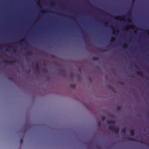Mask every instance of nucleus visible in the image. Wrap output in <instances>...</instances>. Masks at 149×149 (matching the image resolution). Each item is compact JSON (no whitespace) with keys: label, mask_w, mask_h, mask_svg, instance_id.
Listing matches in <instances>:
<instances>
[{"label":"nucleus","mask_w":149,"mask_h":149,"mask_svg":"<svg viewBox=\"0 0 149 149\" xmlns=\"http://www.w3.org/2000/svg\"><path fill=\"white\" fill-rule=\"evenodd\" d=\"M108 129L113 131L116 134H118L119 132V128L118 127H115L114 125L109 126L108 127Z\"/></svg>","instance_id":"obj_1"},{"label":"nucleus","mask_w":149,"mask_h":149,"mask_svg":"<svg viewBox=\"0 0 149 149\" xmlns=\"http://www.w3.org/2000/svg\"><path fill=\"white\" fill-rule=\"evenodd\" d=\"M127 139L129 141H137V140L132 138H127ZM138 141L141 143H143V142L141 140H139Z\"/></svg>","instance_id":"obj_2"},{"label":"nucleus","mask_w":149,"mask_h":149,"mask_svg":"<svg viewBox=\"0 0 149 149\" xmlns=\"http://www.w3.org/2000/svg\"><path fill=\"white\" fill-rule=\"evenodd\" d=\"M134 27V26L132 25L127 24L125 26V29H127L128 28H131Z\"/></svg>","instance_id":"obj_3"},{"label":"nucleus","mask_w":149,"mask_h":149,"mask_svg":"<svg viewBox=\"0 0 149 149\" xmlns=\"http://www.w3.org/2000/svg\"><path fill=\"white\" fill-rule=\"evenodd\" d=\"M115 121L112 120H110L107 121V124H114L115 123Z\"/></svg>","instance_id":"obj_4"},{"label":"nucleus","mask_w":149,"mask_h":149,"mask_svg":"<svg viewBox=\"0 0 149 149\" xmlns=\"http://www.w3.org/2000/svg\"><path fill=\"white\" fill-rule=\"evenodd\" d=\"M136 74L138 75H139L141 77H143V74L142 73V72H139V71H137L136 72Z\"/></svg>","instance_id":"obj_5"},{"label":"nucleus","mask_w":149,"mask_h":149,"mask_svg":"<svg viewBox=\"0 0 149 149\" xmlns=\"http://www.w3.org/2000/svg\"><path fill=\"white\" fill-rule=\"evenodd\" d=\"M25 54L26 55L29 56H31L32 54V53L30 52H26Z\"/></svg>","instance_id":"obj_6"},{"label":"nucleus","mask_w":149,"mask_h":149,"mask_svg":"<svg viewBox=\"0 0 149 149\" xmlns=\"http://www.w3.org/2000/svg\"><path fill=\"white\" fill-rule=\"evenodd\" d=\"M15 62H17V63H18V61H10L9 63H8L10 64V65H12L13 64V63H15Z\"/></svg>","instance_id":"obj_7"},{"label":"nucleus","mask_w":149,"mask_h":149,"mask_svg":"<svg viewBox=\"0 0 149 149\" xmlns=\"http://www.w3.org/2000/svg\"><path fill=\"white\" fill-rule=\"evenodd\" d=\"M130 133L131 136H133L134 135V131L132 130H130Z\"/></svg>","instance_id":"obj_8"},{"label":"nucleus","mask_w":149,"mask_h":149,"mask_svg":"<svg viewBox=\"0 0 149 149\" xmlns=\"http://www.w3.org/2000/svg\"><path fill=\"white\" fill-rule=\"evenodd\" d=\"M122 133L125 134L126 133V130L125 128L122 129L121 130Z\"/></svg>","instance_id":"obj_9"},{"label":"nucleus","mask_w":149,"mask_h":149,"mask_svg":"<svg viewBox=\"0 0 149 149\" xmlns=\"http://www.w3.org/2000/svg\"><path fill=\"white\" fill-rule=\"evenodd\" d=\"M36 70H39V65L38 63H36Z\"/></svg>","instance_id":"obj_10"},{"label":"nucleus","mask_w":149,"mask_h":149,"mask_svg":"<svg viewBox=\"0 0 149 149\" xmlns=\"http://www.w3.org/2000/svg\"><path fill=\"white\" fill-rule=\"evenodd\" d=\"M92 59L93 60L95 61L97 60L98 59V58L97 57L94 56L92 58Z\"/></svg>","instance_id":"obj_11"},{"label":"nucleus","mask_w":149,"mask_h":149,"mask_svg":"<svg viewBox=\"0 0 149 149\" xmlns=\"http://www.w3.org/2000/svg\"><path fill=\"white\" fill-rule=\"evenodd\" d=\"M42 72L44 73H47V70L46 69H45L42 70Z\"/></svg>","instance_id":"obj_12"},{"label":"nucleus","mask_w":149,"mask_h":149,"mask_svg":"<svg viewBox=\"0 0 149 149\" xmlns=\"http://www.w3.org/2000/svg\"><path fill=\"white\" fill-rule=\"evenodd\" d=\"M127 20L128 21V22H131V19L129 18H127Z\"/></svg>","instance_id":"obj_13"},{"label":"nucleus","mask_w":149,"mask_h":149,"mask_svg":"<svg viewBox=\"0 0 149 149\" xmlns=\"http://www.w3.org/2000/svg\"><path fill=\"white\" fill-rule=\"evenodd\" d=\"M112 17H114V18L115 19H119V17L118 16H111Z\"/></svg>","instance_id":"obj_14"},{"label":"nucleus","mask_w":149,"mask_h":149,"mask_svg":"<svg viewBox=\"0 0 149 149\" xmlns=\"http://www.w3.org/2000/svg\"><path fill=\"white\" fill-rule=\"evenodd\" d=\"M101 118L102 120H105V117L104 116H101Z\"/></svg>","instance_id":"obj_15"},{"label":"nucleus","mask_w":149,"mask_h":149,"mask_svg":"<svg viewBox=\"0 0 149 149\" xmlns=\"http://www.w3.org/2000/svg\"><path fill=\"white\" fill-rule=\"evenodd\" d=\"M3 62L5 63V64H8V61L7 60H6L5 61H3Z\"/></svg>","instance_id":"obj_16"},{"label":"nucleus","mask_w":149,"mask_h":149,"mask_svg":"<svg viewBox=\"0 0 149 149\" xmlns=\"http://www.w3.org/2000/svg\"><path fill=\"white\" fill-rule=\"evenodd\" d=\"M126 45V43H124L123 45L122 46V47L123 48H125Z\"/></svg>","instance_id":"obj_17"},{"label":"nucleus","mask_w":149,"mask_h":149,"mask_svg":"<svg viewBox=\"0 0 149 149\" xmlns=\"http://www.w3.org/2000/svg\"><path fill=\"white\" fill-rule=\"evenodd\" d=\"M115 40L113 38H112L111 40V42H113Z\"/></svg>","instance_id":"obj_18"},{"label":"nucleus","mask_w":149,"mask_h":149,"mask_svg":"<svg viewBox=\"0 0 149 149\" xmlns=\"http://www.w3.org/2000/svg\"><path fill=\"white\" fill-rule=\"evenodd\" d=\"M70 86L72 87H74L75 86V85L74 84H71Z\"/></svg>","instance_id":"obj_19"},{"label":"nucleus","mask_w":149,"mask_h":149,"mask_svg":"<svg viewBox=\"0 0 149 149\" xmlns=\"http://www.w3.org/2000/svg\"><path fill=\"white\" fill-rule=\"evenodd\" d=\"M121 17H122V20H123V19H125V16H121Z\"/></svg>","instance_id":"obj_20"},{"label":"nucleus","mask_w":149,"mask_h":149,"mask_svg":"<svg viewBox=\"0 0 149 149\" xmlns=\"http://www.w3.org/2000/svg\"><path fill=\"white\" fill-rule=\"evenodd\" d=\"M20 142L21 144H22L23 142V139H20Z\"/></svg>","instance_id":"obj_21"},{"label":"nucleus","mask_w":149,"mask_h":149,"mask_svg":"<svg viewBox=\"0 0 149 149\" xmlns=\"http://www.w3.org/2000/svg\"><path fill=\"white\" fill-rule=\"evenodd\" d=\"M55 4V3L54 2H52L51 3H50V4L52 5V6H54V5Z\"/></svg>","instance_id":"obj_22"},{"label":"nucleus","mask_w":149,"mask_h":149,"mask_svg":"<svg viewBox=\"0 0 149 149\" xmlns=\"http://www.w3.org/2000/svg\"><path fill=\"white\" fill-rule=\"evenodd\" d=\"M98 125L99 126H100L101 125V123L100 122H98L97 123Z\"/></svg>","instance_id":"obj_23"},{"label":"nucleus","mask_w":149,"mask_h":149,"mask_svg":"<svg viewBox=\"0 0 149 149\" xmlns=\"http://www.w3.org/2000/svg\"><path fill=\"white\" fill-rule=\"evenodd\" d=\"M104 25L105 26H107L108 25V23L106 22L104 23Z\"/></svg>","instance_id":"obj_24"},{"label":"nucleus","mask_w":149,"mask_h":149,"mask_svg":"<svg viewBox=\"0 0 149 149\" xmlns=\"http://www.w3.org/2000/svg\"><path fill=\"white\" fill-rule=\"evenodd\" d=\"M146 31L147 33V34L149 35V30H146Z\"/></svg>","instance_id":"obj_25"},{"label":"nucleus","mask_w":149,"mask_h":149,"mask_svg":"<svg viewBox=\"0 0 149 149\" xmlns=\"http://www.w3.org/2000/svg\"><path fill=\"white\" fill-rule=\"evenodd\" d=\"M98 10H100V11H102V12H104L105 13H106V14H108V15H109V14H108V13H106V12H105L104 11H103L102 10H100L99 9H98Z\"/></svg>","instance_id":"obj_26"},{"label":"nucleus","mask_w":149,"mask_h":149,"mask_svg":"<svg viewBox=\"0 0 149 149\" xmlns=\"http://www.w3.org/2000/svg\"><path fill=\"white\" fill-rule=\"evenodd\" d=\"M62 74L63 75H64L65 74V72H64V71H63V70L62 71Z\"/></svg>","instance_id":"obj_27"},{"label":"nucleus","mask_w":149,"mask_h":149,"mask_svg":"<svg viewBox=\"0 0 149 149\" xmlns=\"http://www.w3.org/2000/svg\"><path fill=\"white\" fill-rule=\"evenodd\" d=\"M37 71V72L39 74L40 73V72H39V70H36Z\"/></svg>","instance_id":"obj_28"},{"label":"nucleus","mask_w":149,"mask_h":149,"mask_svg":"<svg viewBox=\"0 0 149 149\" xmlns=\"http://www.w3.org/2000/svg\"><path fill=\"white\" fill-rule=\"evenodd\" d=\"M117 109L118 110H119L120 109V107H117Z\"/></svg>","instance_id":"obj_29"},{"label":"nucleus","mask_w":149,"mask_h":149,"mask_svg":"<svg viewBox=\"0 0 149 149\" xmlns=\"http://www.w3.org/2000/svg\"><path fill=\"white\" fill-rule=\"evenodd\" d=\"M114 33V30H113V32H112V33H113V34Z\"/></svg>","instance_id":"obj_30"},{"label":"nucleus","mask_w":149,"mask_h":149,"mask_svg":"<svg viewBox=\"0 0 149 149\" xmlns=\"http://www.w3.org/2000/svg\"><path fill=\"white\" fill-rule=\"evenodd\" d=\"M70 76L71 77H72V76H73V74H70Z\"/></svg>","instance_id":"obj_31"},{"label":"nucleus","mask_w":149,"mask_h":149,"mask_svg":"<svg viewBox=\"0 0 149 149\" xmlns=\"http://www.w3.org/2000/svg\"><path fill=\"white\" fill-rule=\"evenodd\" d=\"M22 42H24L25 40H22Z\"/></svg>","instance_id":"obj_32"},{"label":"nucleus","mask_w":149,"mask_h":149,"mask_svg":"<svg viewBox=\"0 0 149 149\" xmlns=\"http://www.w3.org/2000/svg\"><path fill=\"white\" fill-rule=\"evenodd\" d=\"M96 148H98V146H96Z\"/></svg>","instance_id":"obj_33"},{"label":"nucleus","mask_w":149,"mask_h":149,"mask_svg":"<svg viewBox=\"0 0 149 149\" xmlns=\"http://www.w3.org/2000/svg\"><path fill=\"white\" fill-rule=\"evenodd\" d=\"M134 1V0H132V3Z\"/></svg>","instance_id":"obj_34"},{"label":"nucleus","mask_w":149,"mask_h":149,"mask_svg":"<svg viewBox=\"0 0 149 149\" xmlns=\"http://www.w3.org/2000/svg\"><path fill=\"white\" fill-rule=\"evenodd\" d=\"M134 32H135V33H136V31H134Z\"/></svg>","instance_id":"obj_35"},{"label":"nucleus","mask_w":149,"mask_h":149,"mask_svg":"<svg viewBox=\"0 0 149 149\" xmlns=\"http://www.w3.org/2000/svg\"><path fill=\"white\" fill-rule=\"evenodd\" d=\"M15 50H14V52H15Z\"/></svg>","instance_id":"obj_36"}]
</instances>
